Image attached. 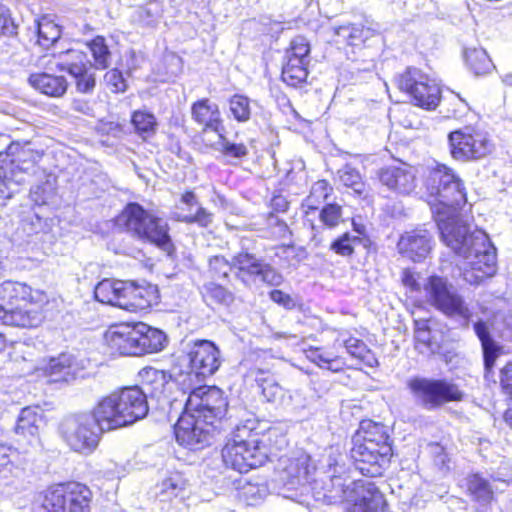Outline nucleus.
<instances>
[{"instance_id": "58836bf2", "label": "nucleus", "mask_w": 512, "mask_h": 512, "mask_svg": "<svg viewBox=\"0 0 512 512\" xmlns=\"http://www.w3.org/2000/svg\"><path fill=\"white\" fill-rule=\"evenodd\" d=\"M139 379L142 390H146L151 397H158L164 393L165 387L171 379V375L164 370L144 367L139 372Z\"/></svg>"}, {"instance_id": "2eb2a0df", "label": "nucleus", "mask_w": 512, "mask_h": 512, "mask_svg": "<svg viewBox=\"0 0 512 512\" xmlns=\"http://www.w3.org/2000/svg\"><path fill=\"white\" fill-rule=\"evenodd\" d=\"M447 278L433 274L427 277L424 290L428 302L448 317L468 320L471 311L464 299L451 289Z\"/></svg>"}, {"instance_id": "4c0bfd02", "label": "nucleus", "mask_w": 512, "mask_h": 512, "mask_svg": "<svg viewBox=\"0 0 512 512\" xmlns=\"http://www.w3.org/2000/svg\"><path fill=\"white\" fill-rule=\"evenodd\" d=\"M307 357L318 367L334 373L353 368L343 355L338 354L331 348L309 347Z\"/></svg>"}, {"instance_id": "72a5a7b5", "label": "nucleus", "mask_w": 512, "mask_h": 512, "mask_svg": "<svg viewBox=\"0 0 512 512\" xmlns=\"http://www.w3.org/2000/svg\"><path fill=\"white\" fill-rule=\"evenodd\" d=\"M473 329L481 344L483 377L487 381L493 380L496 362L504 354V348L493 339L485 322H475Z\"/></svg>"}, {"instance_id": "c9c22d12", "label": "nucleus", "mask_w": 512, "mask_h": 512, "mask_svg": "<svg viewBox=\"0 0 512 512\" xmlns=\"http://www.w3.org/2000/svg\"><path fill=\"white\" fill-rule=\"evenodd\" d=\"M129 282L111 278L102 279L94 288V297L100 303L124 310Z\"/></svg>"}, {"instance_id": "4be33fe9", "label": "nucleus", "mask_w": 512, "mask_h": 512, "mask_svg": "<svg viewBox=\"0 0 512 512\" xmlns=\"http://www.w3.org/2000/svg\"><path fill=\"white\" fill-rule=\"evenodd\" d=\"M329 479L323 484V497L329 504L344 503L348 505L353 496L354 480H351L350 470L344 463L334 460L328 465Z\"/></svg>"}, {"instance_id": "13d9d810", "label": "nucleus", "mask_w": 512, "mask_h": 512, "mask_svg": "<svg viewBox=\"0 0 512 512\" xmlns=\"http://www.w3.org/2000/svg\"><path fill=\"white\" fill-rule=\"evenodd\" d=\"M6 156H0V199H9L12 197L10 185L13 182L14 174L9 168V162L5 160Z\"/></svg>"}, {"instance_id": "ea45409f", "label": "nucleus", "mask_w": 512, "mask_h": 512, "mask_svg": "<svg viewBox=\"0 0 512 512\" xmlns=\"http://www.w3.org/2000/svg\"><path fill=\"white\" fill-rule=\"evenodd\" d=\"M42 421V415L38 407H25L21 410L16 426L15 432L17 435L27 438L30 442L36 439L39 435V424Z\"/></svg>"}, {"instance_id": "de8ad7c7", "label": "nucleus", "mask_w": 512, "mask_h": 512, "mask_svg": "<svg viewBox=\"0 0 512 512\" xmlns=\"http://www.w3.org/2000/svg\"><path fill=\"white\" fill-rule=\"evenodd\" d=\"M86 46L91 53L93 66L96 69L104 70L109 67L112 54L104 36L93 37L86 43Z\"/></svg>"}, {"instance_id": "4468645a", "label": "nucleus", "mask_w": 512, "mask_h": 512, "mask_svg": "<svg viewBox=\"0 0 512 512\" xmlns=\"http://www.w3.org/2000/svg\"><path fill=\"white\" fill-rule=\"evenodd\" d=\"M311 44L303 35L294 36L284 49L281 80L290 87L301 88L309 76Z\"/></svg>"}, {"instance_id": "f3484780", "label": "nucleus", "mask_w": 512, "mask_h": 512, "mask_svg": "<svg viewBox=\"0 0 512 512\" xmlns=\"http://www.w3.org/2000/svg\"><path fill=\"white\" fill-rule=\"evenodd\" d=\"M232 268L237 278L244 284L259 278L268 286H279L283 276L269 263L263 262L255 254L242 250L232 258Z\"/></svg>"}, {"instance_id": "0e129e2a", "label": "nucleus", "mask_w": 512, "mask_h": 512, "mask_svg": "<svg viewBox=\"0 0 512 512\" xmlns=\"http://www.w3.org/2000/svg\"><path fill=\"white\" fill-rule=\"evenodd\" d=\"M269 297L274 303L282 306L283 308H285L287 310H292L296 307V303L293 300V298L289 294L285 293L282 290H279V289L271 290L269 292Z\"/></svg>"}, {"instance_id": "69168bd1", "label": "nucleus", "mask_w": 512, "mask_h": 512, "mask_svg": "<svg viewBox=\"0 0 512 512\" xmlns=\"http://www.w3.org/2000/svg\"><path fill=\"white\" fill-rule=\"evenodd\" d=\"M18 26L15 24L13 18L8 12L0 13V31L5 36L17 35Z\"/></svg>"}, {"instance_id": "052dcab7", "label": "nucleus", "mask_w": 512, "mask_h": 512, "mask_svg": "<svg viewBox=\"0 0 512 512\" xmlns=\"http://www.w3.org/2000/svg\"><path fill=\"white\" fill-rule=\"evenodd\" d=\"M344 346L347 351L353 356L364 361L365 354H369L370 350L367 348L363 340L356 337H349L344 341Z\"/></svg>"}, {"instance_id": "c85d7f7f", "label": "nucleus", "mask_w": 512, "mask_h": 512, "mask_svg": "<svg viewBox=\"0 0 512 512\" xmlns=\"http://www.w3.org/2000/svg\"><path fill=\"white\" fill-rule=\"evenodd\" d=\"M0 156H6L5 160L9 162V168L15 175L17 172L27 173L37 167L44 152L32 147L30 142H12L5 151L0 152Z\"/></svg>"}, {"instance_id": "e2e57ef3", "label": "nucleus", "mask_w": 512, "mask_h": 512, "mask_svg": "<svg viewBox=\"0 0 512 512\" xmlns=\"http://www.w3.org/2000/svg\"><path fill=\"white\" fill-rule=\"evenodd\" d=\"M280 249L284 254H287V257L292 258L294 265L299 264L308 258V252L305 247H297L290 243L281 245Z\"/></svg>"}, {"instance_id": "603ef678", "label": "nucleus", "mask_w": 512, "mask_h": 512, "mask_svg": "<svg viewBox=\"0 0 512 512\" xmlns=\"http://www.w3.org/2000/svg\"><path fill=\"white\" fill-rule=\"evenodd\" d=\"M431 318H419L413 320L414 346L415 348H431L433 346Z\"/></svg>"}, {"instance_id": "338daca9", "label": "nucleus", "mask_w": 512, "mask_h": 512, "mask_svg": "<svg viewBox=\"0 0 512 512\" xmlns=\"http://www.w3.org/2000/svg\"><path fill=\"white\" fill-rule=\"evenodd\" d=\"M289 206H290V203L286 199V197H284L280 194L273 195L270 200V208H271L270 215L285 213L288 211Z\"/></svg>"}, {"instance_id": "473e14b6", "label": "nucleus", "mask_w": 512, "mask_h": 512, "mask_svg": "<svg viewBox=\"0 0 512 512\" xmlns=\"http://www.w3.org/2000/svg\"><path fill=\"white\" fill-rule=\"evenodd\" d=\"M458 486L470 501L481 506H490L496 500L490 480L481 472L467 473L460 480Z\"/></svg>"}, {"instance_id": "3c124183", "label": "nucleus", "mask_w": 512, "mask_h": 512, "mask_svg": "<svg viewBox=\"0 0 512 512\" xmlns=\"http://www.w3.org/2000/svg\"><path fill=\"white\" fill-rule=\"evenodd\" d=\"M229 111L235 121L245 123L251 119V101L243 94H234L228 99Z\"/></svg>"}, {"instance_id": "8fccbe9b", "label": "nucleus", "mask_w": 512, "mask_h": 512, "mask_svg": "<svg viewBox=\"0 0 512 512\" xmlns=\"http://www.w3.org/2000/svg\"><path fill=\"white\" fill-rule=\"evenodd\" d=\"M317 212L322 226L326 229H335L344 222L343 207L338 203H325Z\"/></svg>"}, {"instance_id": "ddd939ff", "label": "nucleus", "mask_w": 512, "mask_h": 512, "mask_svg": "<svg viewBox=\"0 0 512 512\" xmlns=\"http://www.w3.org/2000/svg\"><path fill=\"white\" fill-rule=\"evenodd\" d=\"M397 88L411 103L426 111L435 110L441 101V88L428 74L415 67L406 68L396 79Z\"/></svg>"}, {"instance_id": "864d4df0", "label": "nucleus", "mask_w": 512, "mask_h": 512, "mask_svg": "<svg viewBox=\"0 0 512 512\" xmlns=\"http://www.w3.org/2000/svg\"><path fill=\"white\" fill-rule=\"evenodd\" d=\"M376 35L377 31L369 26L364 24H352L349 27L347 44L352 47H362L369 39Z\"/></svg>"}, {"instance_id": "680f3d73", "label": "nucleus", "mask_w": 512, "mask_h": 512, "mask_svg": "<svg viewBox=\"0 0 512 512\" xmlns=\"http://www.w3.org/2000/svg\"><path fill=\"white\" fill-rule=\"evenodd\" d=\"M401 283L410 292H420L421 284L419 282V274L410 268H405L401 272Z\"/></svg>"}, {"instance_id": "1a4fd4ad", "label": "nucleus", "mask_w": 512, "mask_h": 512, "mask_svg": "<svg viewBox=\"0 0 512 512\" xmlns=\"http://www.w3.org/2000/svg\"><path fill=\"white\" fill-rule=\"evenodd\" d=\"M447 142L451 158L463 163L482 160L494 148L488 132L479 125H465L450 131Z\"/></svg>"}, {"instance_id": "423d86ee", "label": "nucleus", "mask_w": 512, "mask_h": 512, "mask_svg": "<svg viewBox=\"0 0 512 512\" xmlns=\"http://www.w3.org/2000/svg\"><path fill=\"white\" fill-rule=\"evenodd\" d=\"M115 224L132 237L164 251L175 249L168 223L138 202H128L115 217Z\"/></svg>"}, {"instance_id": "49530a36", "label": "nucleus", "mask_w": 512, "mask_h": 512, "mask_svg": "<svg viewBox=\"0 0 512 512\" xmlns=\"http://www.w3.org/2000/svg\"><path fill=\"white\" fill-rule=\"evenodd\" d=\"M230 284H222L218 281H209L203 285L202 296L211 304L230 305L235 296L230 288Z\"/></svg>"}, {"instance_id": "5701e85b", "label": "nucleus", "mask_w": 512, "mask_h": 512, "mask_svg": "<svg viewBox=\"0 0 512 512\" xmlns=\"http://www.w3.org/2000/svg\"><path fill=\"white\" fill-rule=\"evenodd\" d=\"M332 193L333 187L329 181L319 179L312 184L308 196L302 203L303 225L313 232L311 241L316 246L322 243L320 226L316 223V213L319 210V205L325 203Z\"/></svg>"}, {"instance_id": "b1692460", "label": "nucleus", "mask_w": 512, "mask_h": 512, "mask_svg": "<svg viewBox=\"0 0 512 512\" xmlns=\"http://www.w3.org/2000/svg\"><path fill=\"white\" fill-rule=\"evenodd\" d=\"M191 119L203 133H214L218 137L226 134L220 106L209 97L198 98L190 106Z\"/></svg>"}, {"instance_id": "a19ab883", "label": "nucleus", "mask_w": 512, "mask_h": 512, "mask_svg": "<svg viewBox=\"0 0 512 512\" xmlns=\"http://www.w3.org/2000/svg\"><path fill=\"white\" fill-rule=\"evenodd\" d=\"M130 123L134 132L144 141L147 142L153 138L158 130V120L156 116L144 109L134 110L130 116Z\"/></svg>"}, {"instance_id": "0eeeda50", "label": "nucleus", "mask_w": 512, "mask_h": 512, "mask_svg": "<svg viewBox=\"0 0 512 512\" xmlns=\"http://www.w3.org/2000/svg\"><path fill=\"white\" fill-rule=\"evenodd\" d=\"M93 492L74 480L51 483L31 503V512H91Z\"/></svg>"}, {"instance_id": "f8f14e48", "label": "nucleus", "mask_w": 512, "mask_h": 512, "mask_svg": "<svg viewBox=\"0 0 512 512\" xmlns=\"http://www.w3.org/2000/svg\"><path fill=\"white\" fill-rule=\"evenodd\" d=\"M407 388L415 400L429 410L438 409L447 403L461 402L465 398L458 384L443 378L414 376L408 379Z\"/></svg>"}, {"instance_id": "e433bc0d", "label": "nucleus", "mask_w": 512, "mask_h": 512, "mask_svg": "<svg viewBox=\"0 0 512 512\" xmlns=\"http://www.w3.org/2000/svg\"><path fill=\"white\" fill-rule=\"evenodd\" d=\"M28 83L40 94L51 98L63 97L69 87V83L63 75H55L48 71L31 73Z\"/></svg>"}, {"instance_id": "774afa93", "label": "nucleus", "mask_w": 512, "mask_h": 512, "mask_svg": "<svg viewBox=\"0 0 512 512\" xmlns=\"http://www.w3.org/2000/svg\"><path fill=\"white\" fill-rule=\"evenodd\" d=\"M344 178L345 185L353 189H356L357 186L361 183L360 175L355 170L346 171L344 174Z\"/></svg>"}, {"instance_id": "f03ea898", "label": "nucleus", "mask_w": 512, "mask_h": 512, "mask_svg": "<svg viewBox=\"0 0 512 512\" xmlns=\"http://www.w3.org/2000/svg\"><path fill=\"white\" fill-rule=\"evenodd\" d=\"M228 407V398L219 387L200 385L193 388L174 425L177 442L190 449L209 445L212 437L224 428Z\"/></svg>"}, {"instance_id": "a878e982", "label": "nucleus", "mask_w": 512, "mask_h": 512, "mask_svg": "<svg viewBox=\"0 0 512 512\" xmlns=\"http://www.w3.org/2000/svg\"><path fill=\"white\" fill-rule=\"evenodd\" d=\"M314 470L311 456L298 453L281 458L277 473L283 485L295 487L306 483Z\"/></svg>"}, {"instance_id": "f257e3e1", "label": "nucleus", "mask_w": 512, "mask_h": 512, "mask_svg": "<svg viewBox=\"0 0 512 512\" xmlns=\"http://www.w3.org/2000/svg\"><path fill=\"white\" fill-rule=\"evenodd\" d=\"M424 201L440 230L443 242L456 254L474 260L464 269V279L478 285L497 271L496 250L484 232L471 233L468 224L460 220L461 211L468 202L464 180L446 163L435 162L428 168L423 182Z\"/></svg>"}, {"instance_id": "c03bdc74", "label": "nucleus", "mask_w": 512, "mask_h": 512, "mask_svg": "<svg viewBox=\"0 0 512 512\" xmlns=\"http://www.w3.org/2000/svg\"><path fill=\"white\" fill-rule=\"evenodd\" d=\"M465 64L477 76L486 75L494 69V64L482 48H468L464 54Z\"/></svg>"}, {"instance_id": "412c9836", "label": "nucleus", "mask_w": 512, "mask_h": 512, "mask_svg": "<svg viewBox=\"0 0 512 512\" xmlns=\"http://www.w3.org/2000/svg\"><path fill=\"white\" fill-rule=\"evenodd\" d=\"M171 217L175 222L208 228L213 222L214 215L200 204L198 195L193 189H185L180 194Z\"/></svg>"}, {"instance_id": "dca6fc26", "label": "nucleus", "mask_w": 512, "mask_h": 512, "mask_svg": "<svg viewBox=\"0 0 512 512\" xmlns=\"http://www.w3.org/2000/svg\"><path fill=\"white\" fill-rule=\"evenodd\" d=\"M447 278L433 274L427 277L424 290L428 302L448 317L468 320L471 311L464 299L451 289Z\"/></svg>"}, {"instance_id": "7c9ffc66", "label": "nucleus", "mask_w": 512, "mask_h": 512, "mask_svg": "<svg viewBox=\"0 0 512 512\" xmlns=\"http://www.w3.org/2000/svg\"><path fill=\"white\" fill-rule=\"evenodd\" d=\"M160 299L157 285L130 281L124 310L132 313L147 312L157 306Z\"/></svg>"}, {"instance_id": "09e8293b", "label": "nucleus", "mask_w": 512, "mask_h": 512, "mask_svg": "<svg viewBox=\"0 0 512 512\" xmlns=\"http://www.w3.org/2000/svg\"><path fill=\"white\" fill-rule=\"evenodd\" d=\"M220 148L219 152L221 156L226 159L229 163L242 162L249 156V149L247 145L243 142H230L226 134H223L222 137H218Z\"/></svg>"}, {"instance_id": "6ab92c4d", "label": "nucleus", "mask_w": 512, "mask_h": 512, "mask_svg": "<svg viewBox=\"0 0 512 512\" xmlns=\"http://www.w3.org/2000/svg\"><path fill=\"white\" fill-rule=\"evenodd\" d=\"M352 484L354 493L346 507L348 512H390L385 494L374 482L356 479Z\"/></svg>"}, {"instance_id": "a18cd8bd", "label": "nucleus", "mask_w": 512, "mask_h": 512, "mask_svg": "<svg viewBox=\"0 0 512 512\" xmlns=\"http://www.w3.org/2000/svg\"><path fill=\"white\" fill-rule=\"evenodd\" d=\"M61 33V26L50 17L44 15L37 19V43L43 48L52 46L61 37Z\"/></svg>"}, {"instance_id": "4d7b16f0", "label": "nucleus", "mask_w": 512, "mask_h": 512, "mask_svg": "<svg viewBox=\"0 0 512 512\" xmlns=\"http://www.w3.org/2000/svg\"><path fill=\"white\" fill-rule=\"evenodd\" d=\"M357 240L358 237H352L348 232H344L331 242L330 250L339 256L351 257L355 252L353 242Z\"/></svg>"}, {"instance_id": "6e6552de", "label": "nucleus", "mask_w": 512, "mask_h": 512, "mask_svg": "<svg viewBox=\"0 0 512 512\" xmlns=\"http://www.w3.org/2000/svg\"><path fill=\"white\" fill-rule=\"evenodd\" d=\"M110 427L101 421L94 404L89 411L71 416L62 426L61 435L67 446L74 452L90 455L99 446Z\"/></svg>"}, {"instance_id": "bb28decb", "label": "nucleus", "mask_w": 512, "mask_h": 512, "mask_svg": "<svg viewBox=\"0 0 512 512\" xmlns=\"http://www.w3.org/2000/svg\"><path fill=\"white\" fill-rule=\"evenodd\" d=\"M135 322L111 324L104 332V344L113 356H136Z\"/></svg>"}, {"instance_id": "5fc2aeb1", "label": "nucleus", "mask_w": 512, "mask_h": 512, "mask_svg": "<svg viewBox=\"0 0 512 512\" xmlns=\"http://www.w3.org/2000/svg\"><path fill=\"white\" fill-rule=\"evenodd\" d=\"M105 88L113 94H121L128 89V83L123 72L118 68L109 69L103 77Z\"/></svg>"}, {"instance_id": "f704fd0d", "label": "nucleus", "mask_w": 512, "mask_h": 512, "mask_svg": "<svg viewBox=\"0 0 512 512\" xmlns=\"http://www.w3.org/2000/svg\"><path fill=\"white\" fill-rule=\"evenodd\" d=\"M136 356L158 353L167 346L166 334L144 322H135Z\"/></svg>"}, {"instance_id": "a211bd4d", "label": "nucleus", "mask_w": 512, "mask_h": 512, "mask_svg": "<svg viewBox=\"0 0 512 512\" xmlns=\"http://www.w3.org/2000/svg\"><path fill=\"white\" fill-rule=\"evenodd\" d=\"M189 374L199 381L212 376L220 367V350L217 345L207 339L195 340L186 353Z\"/></svg>"}, {"instance_id": "cd10ccee", "label": "nucleus", "mask_w": 512, "mask_h": 512, "mask_svg": "<svg viewBox=\"0 0 512 512\" xmlns=\"http://www.w3.org/2000/svg\"><path fill=\"white\" fill-rule=\"evenodd\" d=\"M376 176L381 185L398 195H409L417 187L416 175L406 164L384 166Z\"/></svg>"}, {"instance_id": "bf43d9fd", "label": "nucleus", "mask_w": 512, "mask_h": 512, "mask_svg": "<svg viewBox=\"0 0 512 512\" xmlns=\"http://www.w3.org/2000/svg\"><path fill=\"white\" fill-rule=\"evenodd\" d=\"M498 379L502 394L512 403V359L499 369Z\"/></svg>"}, {"instance_id": "aec40b11", "label": "nucleus", "mask_w": 512, "mask_h": 512, "mask_svg": "<svg viewBox=\"0 0 512 512\" xmlns=\"http://www.w3.org/2000/svg\"><path fill=\"white\" fill-rule=\"evenodd\" d=\"M369 451H376L393 457V439L388 428L381 422L372 419H362L351 437Z\"/></svg>"}, {"instance_id": "2f4dec72", "label": "nucleus", "mask_w": 512, "mask_h": 512, "mask_svg": "<svg viewBox=\"0 0 512 512\" xmlns=\"http://www.w3.org/2000/svg\"><path fill=\"white\" fill-rule=\"evenodd\" d=\"M432 237L428 231L413 229L404 232L398 242V252L413 262L423 261L431 252Z\"/></svg>"}, {"instance_id": "c756f323", "label": "nucleus", "mask_w": 512, "mask_h": 512, "mask_svg": "<svg viewBox=\"0 0 512 512\" xmlns=\"http://www.w3.org/2000/svg\"><path fill=\"white\" fill-rule=\"evenodd\" d=\"M79 369L80 364L77 358L69 352H62L48 358L38 370L40 375L47 379V382L59 383L75 378Z\"/></svg>"}, {"instance_id": "393cba45", "label": "nucleus", "mask_w": 512, "mask_h": 512, "mask_svg": "<svg viewBox=\"0 0 512 512\" xmlns=\"http://www.w3.org/2000/svg\"><path fill=\"white\" fill-rule=\"evenodd\" d=\"M392 458L376 451H369L351 440L349 459L354 468L364 477H382L389 468Z\"/></svg>"}, {"instance_id": "20e7f679", "label": "nucleus", "mask_w": 512, "mask_h": 512, "mask_svg": "<svg viewBox=\"0 0 512 512\" xmlns=\"http://www.w3.org/2000/svg\"><path fill=\"white\" fill-rule=\"evenodd\" d=\"M50 303L46 292L25 283L5 281L0 285V321L20 328H36L46 318Z\"/></svg>"}, {"instance_id": "37998d69", "label": "nucleus", "mask_w": 512, "mask_h": 512, "mask_svg": "<svg viewBox=\"0 0 512 512\" xmlns=\"http://www.w3.org/2000/svg\"><path fill=\"white\" fill-rule=\"evenodd\" d=\"M157 496L161 502H171L176 498H183L187 487V480L180 472H173L159 484Z\"/></svg>"}, {"instance_id": "79ce46f5", "label": "nucleus", "mask_w": 512, "mask_h": 512, "mask_svg": "<svg viewBox=\"0 0 512 512\" xmlns=\"http://www.w3.org/2000/svg\"><path fill=\"white\" fill-rule=\"evenodd\" d=\"M165 12L162 0H149L135 8L134 21L142 27H153L163 18Z\"/></svg>"}, {"instance_id": "9b49d317", "label": "nucleus", "mask_w": 512, "mask_h": 512, "mask_svg": "<svg viewBox=\"0 0 512 512\" xmlns=\"http://www.w3.org/2000/svg\"><path fill=\"white\" fill-rule=\"evenodd\" d=\"M46 70L66 71L72 77L75 89L80 94H92L96 87V75L91 71L85 54L78 49H65L47 53L42 57Z\"/></svg>"}, {"instance_id": "7ed1b4c3", "label": "nucleus", "mask_w": 512, "mask_h": 512, "mask_svg": "<svg viewBox=\"0 0 512 512\" xmlns=\"http://www.w3.org/2000/svg\"><path fill=\"white\" fill-rule=\"evenodd\" d=\"M281 433L275 428L259 429L254 420L235 427L221 449L225 467L247 473L265 464L278 444Z\"/></svg>"}, {"instance_id": "6e6d98bb", "label": "nucleus", "mask_w": 512, "mask_h": 512, "mask_svg": "<svg viewBox=\"0 0 512 512\" xmlns=\"http://www.w3.org/2000/svg\"><path fill=\"white\" fill-rule=\"evenodd\" d=\"M232 268V263L224 256H213L209 260V273L211 276V281H219L221 279L225 280L228 284H230V269Z\"/></svg>"}, {"instance_id": "39448f33", "label": "nucleus", "mask_w": 512, "mask_h": 512, "mask_svg": "<svg viewBox=\"0 0 512 512\" xmlns=\"http://www.w3.org/2000/svg\"><path fill=\"white\" fill-rule=\"evenodd\" d=\"M95 405L99 417L112 431L143 419L149 411L147 395L138 386H127L100 397Z\"/></svg>"}, {"instance_id": "9d476101", "label": "nucleus", "mask_w": 512, "mask_h": 512, "mask_svg": "<svg viewBox=\"0 0 512 512\" xmlns=\"http://www.w3.org/2000/svg\"><path fill=\"white\" fill-rule=\"evenodd\" d=\"M280 362L276 357L259 354L246 371V378L254 382L263 399L275 405H288L293 400L290 390L282 387L276 380Z\"/></svg>"}]
</instances>
